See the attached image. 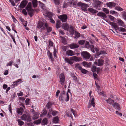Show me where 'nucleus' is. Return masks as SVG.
I'll list each match as a JSON object with an SVG mask.
<instances>
[{
  "mask_svg": "<svg viewBox=\"0 0 126 126\" xmlns=\"http://www.w3.org/2000/svg\"><path fill=\"white\" fill-rule=\"evenodd\" d=\"M59 99L62 101H65L66 102L68 101L69 99V95L67 92L65 94V92L63 91L60 94Z\"/></svg>",
  "mask_w": 126,
  "mask_h": 126,
  "instance_id": "f257e3e1",
  "label": "nucleus"
},
{
  "mask_svg": "<svg viewBox=\"0 0 126 126\" xmlns=\"http://www.w3.org/2000/svg\"><path fill=\"white\" fill-rule=\"evenodd\" d=\"M81 54L82 57L85 60L88 59L91 56L90 54L86 51H83L81 52Z\"/></svg>",
  "mask_w": 126,
  "mask_h": 126,
  "instance_id": "f03ea898",
  "label": "nucleus"
},
{
  "mask_svg": "<svg viewBox=\"0 0 126 126\" xmlns=\"http://www.w3.org/2000/svg\"><path fill=\"white\" fill-rule=\"evenodd\" d=\"M77 5L79 6H81L82 9L84 11L86 10L87 8L89 7L88 4L82 3L81 1L78 2Z\"/></svg>",
  "mask_w": 126,
  "mask_h": 126,
  "instance_id": "7ed1b4c3",
  "label": "nucleus"
},
{
  "mask_svg": "<svg viewBox=\"0 0 126 126\" xmlns=\"http://www.w3.org/2000/svg\"><path fill=\"white\" fill-rule=\"evenodd\" d=\"M22 119L24 121H26L28 122H30L31 119L30 116L28 115L24 114L21 116Z\"/></svg>",
  "mask_w": 126,
  "mask_h": 126,
  "instance_id": "20e7f679",
  "label": "nucleus"
},
{
  "mask_svg": "<svg viewBox=\"0 0 126 126\" xmlns=\"http://www.w3.org/2000/svg\"><path fill=\"white\" fill-rule=\"evenodd\" d=\"M45 29L47 30V32H50L52 30L51 27H49L47 23H45V27L43 26V28H41V30H43Z\"/></svg>",
  "mask_w": 126,
  "mask_h": 126,
  "instance_id": "39448f33",
  "label": "nucleus"
},
{
  "mask_svg": "<svg viewBox=\"0 0 126 126\" xmlns=\"http://www.w3.org/2000/svg\"><path fill=\"white\" fill-rule=\"evenodd\" d=\"M58 18L63 22H65L67 21V17L65 14L60 15L58 16Z\"/></svg>",
  "mask_w": 126,
  "mask_h": 126,
  "instance_id": "423d86ee",
  "label": "nucleus"
},
{
  "mask_svg": "<svg viewBox=\"0 0 126 126\" xmlns=\"http://www.w3.org/2000/svg\"><path fill=\"white\" fill-rule=\"evenodd\" d=\"M92 93V92L90 91L89 92V96H90V100L89 101L91 102L92 105L93 107H94L95 106V103H94V97L92 96H91V94Z\"/></svg>",
  "mask_w": 126,
  "mask_h": 126,
  "instance_id": "0eeeda50",
  "label": "nucleus"
},
{
  "mask_svg": "<svg viewBox=\"0 0 126 126\" xmlns=\"http://www.w3.org/2000/svg\"><path fill=\"white\" fill-rule=\"evenodd\" d=\"M109 24L113 27L116 30H117L119 29V28L118 27L117 24L115 23L112 22H108L107 21H106Z\"/></svg>",
  "mask_w": 126,
  "mask_h": 126,
  "instance_id": "6e6552de",
  "label": "nucleus"
},
{
  "mask_svg": "<svg viewBox=\"0 0 126 126\" xmlns=\"http://www.w3.org/2000/svg\"><path fill=\"white\" fill-rule=\"evenodd\" d=\"M94 4L93 6L94 7H97V6L100 7V6L102 4V2L98 0H94Z\"/></svg>",
  "mask_w": 126,
  "mask_h": 126,
  "instance_id": "1a4fd4ad",
  "label": "nucleus"
},
{
  "mask_svg": "<svg viewBox=\"0 0 126 126\" xmlns=\"http://www.w3.org/2000/svg\"><path fill=\"white\" fill-rule=\"evenodd\" d=\"M26 9L28 11V14L31 17H32L33 15V10L32 8H26Z\"/></svg>",
  "mask_w": 126,
  "mask_h": 126,
  "instance_id": "9d476101",
  "label": "nucleus"
},
{
  "mask_svg": "<svg viewBox=\"0 0 126 126\" xmlns=\"http://www.w3.org/2000/svg\"><path fill=\"white\" fill-rule=\"evenodd\" d=\"M27 3V2L26 0H23L21 2L20 4L19 5L18 7L22 8H24L26 6Z\"/></svg>",
  "mask_w": 126,
  "mask_h": 126,
  "instance_id": "9b49d317",
  "label": "nucleus"
},
{
  "mask_svg": "<svg viewBox=\"0 0 126 126\" xmlns=\"http://www.w3.org/2000/svg\"><path fill=\"white\" fill-rule=\"evenodd\" d=\"M117 23L119 26H121L123 27H125L126 25H125L124 22L121 19H118L117 20Z\"/></svg>",
  "mask_w": 126,
  "mask_h": 126,
  "instance_id": "f8f14e48",
  "label": "nucleus"
},
{
  "mask_svg": "<svg viewBox=\"0 0 126 126\" xmlns=\"http://www.w3.org/2000/svg\"><path fill=\"white\" fill-rule=\"evenodd\" d=\"M71 59L76 62H79L81 60V58L80 57H78L76 56L70 57Z\"/></svg>",
  "mask_w": 126,
  "mask_h": 126,
  "instance_id": "ddd939ff",
  "label": "nucleus"
},
{
  "mask_svg": "<svg viewBox=\"0 0 126 126\" xmlns=\"http://www.w3.org/2000/svg\"><path fill=\"white\" fill-rule=\"evenodd\" d=\"M97 15L98 16L102 17L103 18H105L107 17L106 14L102 12H99L97 14Z\"/></svg>",
  "mask_w": 126,
  "mask_h": 126,
  "instance_id": "4468645a",
  "label": "nucleus"
},
{
  "mask_svg": "<svg viewBox=\"0 0 126 126\" xmlns=\"http://www.w3.org/2000/svg\"><path fill=\"white\" fill-rule=\"evenodd\" d=\"M39 113L38 112H35L33 113L32 118L33 120H35L38 119L39 116Z\"/></svg>",
  "mask_w": 126,
  "mask_h": 126,
  "instance_id": "2eb2a0df",
  "label": "nucleus"
},
{
  "mask_svg": "<svg viewBox=\"0 0 126 126\" xmlns=\"http://www.w3.org/2000/svg\"><path fill=\"white\" fill-rule=\"evenodd\" d=\"M23 111V109L22 107H21L19 108H17L16 109L17 112L19 114H22Z\"/></svg>",
  "mask_w": 126,
  "mask_h": 126,
  "instance_id": "dca6fc26",
  "label": "nucleus"
},
{
  "mask_svg": "<svg viewBox=\"0 0 126 126\" xmlns=\"http://www.w3.org/2000/svg\"><path fill=\"white\" fill-rule=\"evenodd\" d=\"M66 54L68 56H72L75 55L74 53L72 51L69 50L66 51Z\"/></svg>",
  "mask_w": 126,
  "mask_h": 126,
  "instance_id": "f3484780",
  "label": "nucleus"
},
{
  "mask_svg": "<svg viewBox=\"0 0 126 126\" xmlns=\"http://www.w3.org/2000/svg\"><path fill=\"white\" fill-rule=\"evenodd\" d=\"M79 46L78 45L75 43L69 45V47L71 49L76 48L79 47Z\"/></svg>",
  "mask_w": 126,
  "mask_h": 126,
  "instance_id": "a211bd4d",
  "label": "nucleus"
},
{
  "mask_svg": "<svg viewBox=\"0 0 126 126\" xmlns=\"http://www.w3.org/2000/svg\"><path fill=\"white\" fill-rule=\"evenodd\" d=\"M45 23H43L42 21H39V22L37 27L38 28L40 29L42 27L43 28V26L45 27Z\"/></svg>",
  "mask_w": 126,
  "mask_h": 126,
  "instance_id": "6ab92c4d",
  "label": "nucleus"
},
{
  "mask_svg": "<svg viewBox=\"0 0 126 126\" xmlns=\"http://www.w3.org/2000/svg\"><path fill=\"white\" fill-rule=\"evenodd\" d=\"M65 60L66 62L70 64H72L73 63V62L72 60L70 58L69 59L67 58H65Z\"/></svg>",
  "mask_w": 126,
  "mask_h": 126,
  "instance_id": "aec40b11",
  "label": "nucleus"
},
{
  "mask_svg": "<svg viewBox=\"0 0 126 126\" xmlns=\"http://www.w3.org/2000/svg\"><path fill=\"white\" fill-rule=\"evenodd\" d=\"M112 106L116 108L118 110H120L121 109L120 107V105L117 103H113Z\"/></svg>",
  "mask_w": 126,
  "mask_h": 126,
  "instance_id": "412c9836",
  "label": "nucleus"
},
{
  "mask_svg": "<svg viewBox=\"0 0 126 126\" xmlns=\"http://www.w3.org/2000/svg\"><path fill=\"white\" fill-rule=\"evenodd\" d=\"M69 26L68 24L66 23L63 24V25L62 26V28L63 29L65 30H67L69 28Z\"/></svg>",
  "mask_w": 126,
  "mask_h": 126,
  "instance_id": "4be33fe9",
  "label": "nucleus"
},
{
  "mask_svg": "<svg viewBox=\"0 0 126 126\" xmlns=\"http://www.w3.org/2000/svg\"><path fill=\"white\" fill-rule=\"evenodd\" d=\"M104 61L103 60L101 59H99L98 61V65L99 66H102L104 63Z\"/></svg>",
  "mask_w": 126,
  "mask_h": 126,
  "instance_id": "5701e85b",
  "label": "nucleus"
},
{
  "mask_svg": "<svg viewBox=\"0 0 126 126\" xmlns=\"http://www.w3.org/2000/svg\"><path fill=\"white\" fill-rule=\"evenodd\" d=\"M88 10L93 14H96L98 12L97 11L94 10V9L91 8H89L88 9Z\"/></svg>",
  "mask_w": 126,
  "mask_h": 126,
  "instance_id": "b1692460",
  "label": "nucleus"
},
{
  "mask_svg": "<svg viewBox=\"0 0 126 126\" xmlns=\"http://www.w3.org/2000/svg\"><path fill=\"white\" fill-rule=\"evenodd\" d=\"M107 5L108 7L111 8L112 7L115 6V4L113 2H110L107 3Z\"/></svg>",
  "mask_w": 126,
  "mask_h": 126,
  "instance_id": "393cba45",
  "label": "nucleus"
},
{
  "mask_svg": "<svg viewBox=\"0 0 126 126\" xmlns=\"http://www.w3.org/2000/svg\"><path fill=\"white\" fill-rule=\"evenodd\" d=\"M54 4L57 6L60 5V0H52Z\"/></svg>",
  "mask_w": 126,
  "mask_h": 126,
  "instance_id": "a878e982",
  "label": "nucleus"
},
{
  "mask_svg": "<svg viewBox=\"0 0 126 126\" xmlns=\"http://www.w3.org/2000/svg\"><path fill=\"white\" fill-rule=\"evenodd\" d=\"M105 100L108 103L111 104L112 105L114 102L113 100H112L110 98H109L108 99H105Z\"/></svg>",
  "mask_w": 126,
  "mask_h": 126,
  "instance_id": "bb28decb",
  "label": "nucleus"
},
{
  "mask_svg": "<svg viewBox=\"0 0 126 126\" xmlns=\"http://www.w3.org/2000/svg\"><path fill=\"white\" fill-rule=\"evenodd\" d=\"M47 118H44L42 121L41 123L42 125H47Z\"/></svg>",
  "mask_w": 126,
  "mask_h": 126,
  "instance_id": "cd10ccee",
  "label": "nucleus"
},
{
  "mask_svg": "<svg viewBox=\"0 0 126 126\" xmlns=\"http://www.w3.org/2000/svg\"><path fill=\"white\" fill-rule=\"evenodd\" d=\"M53 122L55 123H58L59 121L58 117V116L54 117L53 119Z\"/></svg>",
  "mask_w": 126,
  "mask_h": 126,
  "instance_id": "c85d7f7f",
  "label": "nucleus"
},
{
  "mask_svg": "<svg viewBox=\"0 0 126 126\" xmlns=\"http://www.w3.org/2000/svg\"><path fill=\"white\" fill-rule=\"evenodd\" d=\"M33 6L34 7H36L37 6V3L36 0H33L32 1Z\"/></svg>",
  "mask_w": 126,
  "mask_h": 126,
  "instance_id": "c756f323",
  "label": "nucleus"
},
{
  "mask_svg": "<svg viewBox=\"0 0 126 126\" xmlns=\"http://www.w3.org/2000/svg\"><path fill=\"white\" fill-rule=\"evenodd\" d=\"M90 47L91 50L93 53H94L95 52L96 48H95L94 46L93 45H91Z\"/></svg>",
  "mask_w": 126,
  "mask_h": 126,
  "instance_id": "7c9ffc66",
  "label": "nucleus"
},
{
  "mask_svg": "<svg viewBox=\"0 0 126 126\" xmlns=\"http://www.w3.org/2000/svg\"><path fill=\"white\" fill-rule=\"evenodd\" d=\"M61 24V22L60 21H58L56 22V27L57 28H58L60 27V25Z\"/></svg>",
  "mask_w": 126,
  "mask_h": 126,
  "instance_id": "2f4dec72",
  "label": "nucleus"
},
{
  "mask_svg": "<svg viewBox=\"0 0 126 126\" xmlns=\"http://www.w3.org/2000/svg\"><path fill=\"white\" fill-rule=\"evenodd\" d=\"M41 120L42 119H39L37 120L34 121V122L33 123L34 124H39L41 123Z\"/></svg>",
  "mask_w": 126,
  "mask_h": 126,
  "instance_id": "473e14b6",
  "label": "nucleus"
},
{
  "mask_svg": "<svg viewBox=\"0 0 126 126\" xmlns=\"http://www.w3.org/2000/svg\"><path fill=\"white\" fill-rule=\"evenodd\" d=\"M47 55L49 57V58L51 59L52 61H53V59L52 57V54L51 53L49 52H47Z\"/></svg>",
  "mask_w": 126,
  "mask_h": 126,
  "instance_id": "72a5a7b5",
  "label": "nucleus"
},
{
  "mask_svg": "<svg viewBox=\"0 0 126 126\" xmlns=\"http://www.w3.org/2000/svg\"><path fill=\"white\" fill-rule=\"evenodd\" d=\"M75 66L76 68H78L79 70H80L81 69V68H82L80 66L79 64L78 63H76L75 64Z\"/></svg>",
  "mask_w": 126,
  "mask_h": 126,
  "instance_id": "f704fd0d",
  "label": "nucleus"
},
{
  "mask_svg": "<svg viewBox=\"0 0 126 126\" xmlns=\"http://www.w3.org/2000/svg\"><path fill=\"white\" fill-rule=\"evenodd\" d=\"M47 113V111L45 109H44L43 111V113L40 115V116L42 117L43 115H46Z\"/></svg>",
  "mask_w": 126,
  "mask_h": 126,
  "instance_id": "c9c22d12",
  "label": "nucleus"
},
{
  "mask_svg": "<svg viewBox=\"0 0 126 126\" xmlns=\"http://www.w3.org/2000/svg\"><path fill=\"white\" fill-rule=\"evenodd\" d=\"M60 79H65V77L64 75L62 74H61L59 76Z\"/></svg>",
  "mask_w": 126,
  "mask_h": 126,
  "instance_id": "e433bc0d",
  "label": "nucleus"
},
{
  "mask_svg": "<svg viewBox=\"0 0 126 126\" xmlns=\"http://www.w3.org/2000/svg\"><path fill=\"white\" fill-rule=\"evenodd\" d=\"M17 121L18 122V125L20 126H22L24 124V122L23 121H21L19 119L17 120Z\"/></svg>",
  "mask_w": 126,
  "mask_h": 126,
  "instance_id": "4c0bfd02",
  "label": "nucleus"
},
{
  "mask_svg": "<svg viewBox=\"0 0 126 126\" xmlns=\"http://www.w3.org/2000/svg\"><path fill=\"white\" fill-rule=\"evenodd\" d=\"M75 38H77L80 37V34L78 32H75Z\"/></svg>",
  "mask_w": 126,
  "mask_h": 126,
  "instance_id": "58836bf2",
  "label": "nucleus"
},
{
  "mask_svg": "<svg viewBox=\"0 0 126 126\" xmlns=\"http://www.w3.org/2000/svg\"><path fill=\"white\" fill-rule=\"evenodd\" d=\"M103 11L106 14H108L109 13V10L106 8H103L102 9Z\"/></svg>",
  "mask_w": 126,
  "mask_h": 126,
  "instance_id": "ea45409f",
  "label": "nucleus"
},
{
  "mask_svg": "<svg viewBox=\"0 0 126 126\" xmlns=\"http://www.w3.org/2000/svg\"><path fill=\"white\" fill-rule=\"evenodd\" d=\"M65 79H60V82L61 84L63 85L64 84L65 81Z\"/></svg>",
  "mask_w": 126,
  "mask_h": 126,
  "instance_id": "a19ab883",
  "label": "nucleus"
},
{
  "mask_svg": "<svg viewBox=\"0 0 126 126\" xmlns=\"http://www.w3.org/2000/svg\"><path fill=\"white\" fill-rule=\"evenodd\" d=\"M80 70L81 72L82 73L84 74H86L88 72V71L87 70L84 69H82V68H81V69Z\"/></svg>",
  "mask_w": 126,
  "mask_h": 126,
  "instance_id": "79ce46f5",
  "label": "nucleus"
},
{
  "mask_svg": "<svg viewBox=\"0 0 126 126\" xmlns=\"http://www.w3.org/2000/svg\"><path fill=\"white\" fill-rule=\"evenodd\" d=\"M99 51V50L97 49L96 48L95 51H96V55L98 56H99L100 55H101V53L100 52H98Z\"/></svg>",
  "mask_w": 126,
  "mask_h": 126,
  "instance_id": "37998d69",
  "label": "nucleus"
},
{
  "mask_svg": "<svg viewBox=\"0 0 126 126\" xmlns=\"http://www.w3.org/2000/svg\"><path fill=\"white\" fill-rule=\"evenodd\" d=\"M18 84V83L16 81L14 82L11 85V87L12 88H14L15 86H16Z\"/></svg>",
  "mask_w": 126,
  "mask_h": 126,
  "instance_id": "c03bdc74",
  "label": "nucleus"
},
{
  "mask_svg": "<svg viewBox=\"0 0 126 126\" xmlns=\"http://www.w3.org/2000/svg\"><path fill=\"white\" fill-rule=\"evenodd\" d=\"M52 111V110L51 109H50L49 110V112L48 113V114H47V116L49 118L52 117V116L50 114L51 113V111Z\"/></svg>",
  "mask_w": 126,
  "mask_h": 126,
  "instance_id": "a18cd8bd",
  "label": "nucleus"
},
{
  "mask_svg": "<svg viewBox=\"0 0 126 126\" xmlns=\"http://www.w3.org/2000/svg\"><path fill=\"white\" fill-rule=\"evenodd\" d=\"M96 66H93L91 68V70L93 72H94L96 71Z\"/></svg>",
  "mask_w": 126,
  "mask_h": 126,
  "instance_id": "49530a36",
  "label": "nucleus"
},
{
  "mask_svg": "<svg viewBox=\"0 0 126 126\" xmlns=\"http://www.w3.org/2000/svg\"><path fill=\"white\" fill-rule=\"evenodd\" d=\"M85 42V41L84 40H81L78 41V43L80 45H83Z\"/></svg>",
  "mask_w": 126,
  "mask_h": 126,
  "instance_id": "de8ad7c7",
  "label": "nucleus"
},
{
  "mask_svg": "<svg viewBox=\"0 0 126 126\" xmlns=\"http://www.w3.org/2000/svg\"><path fill=\"white\" fill-rule=\"evenodd\" d=\"M90 46L89 45V42H87L86 43L85 45V46L86 47L88 48L89 47H90Z\"/></svg>",
  "mask_w": 126,
  "mask_h": 126,
  "instance_id": "09e8293b",
  "label": "nucleus"
},
{
  "mask_svg": "<svg viewBox=\"0 0 126 126\" xmlns=\"http://www.w3.org/2000/svg\"><path fill=\"white\" fill-rule=\"evenodd\" d=\"M67 115L68 117H71L72 119H73V117L72 116V114H71L70 112H68L67 113Z\"/></svg>",
  "mask_w": 126,
  "mask_h": 126,
  "instance_id": "8fccbe9b",
  "label": "nucleus"
},
{
  "mask_svg": "<svg viewBox=\"0 0 126 126\" xmlns=\"http://www.w3.org/2000/svg\"><path fill=\"white\" fill-rule=\"evenodd\" d=\"M119 31L120 32H125L126 31L125 28L122 27H121L118 29Z\"/></svg>",
  "mask_w": 126,
  "mask_h": 126,
  "instance_id": "3c124183",
  "label": "nucleus"
},
{
  "mask_svg": "<svg viewBox=\"0 0 126 126\" xmlns=\"http://www.w3.org/2000/svg\"><path fill=\"white\" fill-rule=\"evenodd\" d=\"M57 113V112L56 111H52L51 113L53 115L55 116L56 115Z\"/></svg>",
  "mask_w": 126,
  "mask_h": 126,
  "instance_id": "603ef678",
  "label": "nucleus"
},
{
  "mask_svg": "<svg viewBox=\"0 0 126 126\" xmlns=\"http://www.w3.org/2000/svg\"><path fill=\"white\" fill-rule=\"evenodd\" d=\"M22 12L23 14L25 15H26L27 14L26 10L24 9H23Z\"/></svg>",
  "mask_w": 126,
  "mask_h": 126,
  "instance_id": "864d4df0",
  "label": "nucleus"
},
{
  "mask_svg": "<svg viewBox=\"0 0 126 126\" xmlns=\"http://www.w3.org/2000/svg\"><path fill=\"white\" fill-rule=\"evenodd\" d=\"M123 17L126 20V12H124L123 13Z\"/></svg>",
  "mask_w": 126,
  "mask_h": 126,
  "instance_id": "5fc2aeb1",
  "label": "nucleus"
},
{
  "mask_svg": "<svg viewBox=\"0 0 126 126\" xmlns=\"http://www.w3.org/2000/svg\"><path fill=\"white\" fill-rule=\"evenodd\" d=\"M66 40L63 37L62 38V43L64 44H65L66 43Z\"/></svg>",
  "mask_w": 126,
  "mask_h": 126,
  "instance_id": "6e6d98bb",
  "label": "nucleus"
},
{
  "mask_svg": "<svg viewBox=\"0 0 126 126\" xmlns=\"http://www.w3.org/2000/svg\"><path fill=\"white\" fill-rule=\"evenodd\" d=\"M109 19L111 20V21H113L114 18L111 15H109Z\"/></svg>",
  "mask_w": 126,
  "mask_h": 126,
  "instance_id": "4d7b16f0",
  "label": "nucleus"
},
{
  "mask_svg": "<svg viewBox=\"0 0 126 126\" xmlns=\"http://www.w3.org/2000/svg\"><path fill=\"white\" fill-rule=\"evenodd\" d=\"M13 63V62L12 61H11L10 62L8 63L7 64V66H11L12 64Z\"/></svg>",
  "mask_w": 126,
  "mask_h": 126,
  "instance_id": "13d9d810",
  "label": "nucleus"
},
{
  "mask_svg": "<svg viewBox=\"0 0 126 126\" xmlns=\"http://www.w3.org/2000/svg\"><path fill=\"white\" fill-rule=\"evenodd\" d=\"M30 101V99L28 98L26 99L25 100V103L26 105H28L29 104V102Z\"/></svg>",
  "mask_w": 126,
  "mask_h": 126,
  "instance_id": "bf43d9fd",
  "label": "nucleus"
},
{
  "mask_svg": "<svg viewBox=\"0 0 126 126\" xmlns=\"http://www.w3.org/2000/svg\"><path fill=\"white\" fill-rule=\"evenodd\" d=\"M32 8L31 7V2H29L27 6L26 7V8Z\"/></svg>",
  "mask_w": 126,
  "mask_h": 126,
  "instance_id": "052dcab7",
  "label": "nucleus"
},
{
  "mask_svg": "<svg viewBox=\"0 0 126 126\" xmlns=\"http://www.w3.org/2000/svg\"><path fill=\"white\" fill-rule=\"evenodd\" d=\"M9 1L11 3L12 5L13 6H14L15 5V4L13 0H9Z\"/></svg>",
  "mask_w": 126,
  "mask_h": 126,
  "instance_id": "680f3d73",
  "label": "nucleus"
},
{
  "mask_svg": "<svg viewBox=\"0 0 126 126\" xmlns=\"http://www.w3.org/2000/svg\"><path fill=\"white\" fill-rule=\"evenodd\" d=\"M116 9L117 10L119 11H121L123 10V9L120 7H116Z\"/></svg>",
  "mask_w": 126,
  "mask_h": 126,
  "instance_id": "e2e57ef3",
  "label": "nucleus"
},
{
  "mask_svg": "<svg viewBox=\"0 0 126 126\" xmlns=\"http://www.w3.org/2000/svg\"><path fill=\"white\" fill-rule=\"evenodd\" d=\"M18 96H20L23 95V93L22 92H20L19 93H17Z\"/></svg>",
  "mask_w": 126,
  "mask_h": 126,
  "instance_id": "0e129e2a",
  "label": "nucleus"
},
{
  "mask_svg": "<svg viewBox=\"0 0 126 126\" xmlns=\"http://www.w3.org/2000/svg\"><path fill=\"white\" fill-rule=\"evenodd\" d=\"M8 109L11 113H12V111L11 110V105H9Z\"/></svg>",
  "mask_w": 126,
  "mask_h": 126,
  "instance_id": "69168bd1",
  "label": "nucleus"
},
{
  "mask_svg": "<svg viewBox=\"0 0 126 126\" xmlns=\"http://www.w3.org/2000/svg\"><path fill=\"white\" fill-rule=\"evenodd\" d=\"M67 4L66 2H64L63 5V8H64L66 7L67 5Z\"/></svg>",
  "mask_w": 126,
  "mask_h": 126,
  "instance_id": "338daca9",
  "label": "nucleus"
},
{
  "mask_svg": "<svg viewBox=\"0 0 126 126\" xmlns=\"http://www.w3.org/2000/svg\"><path fill=\"white\" fill-rule=\"evenodd\" d=\"M49 45L50 46H53V43L50 40L49 41Z\"/></svg>",
  "mask_w": 126,
  "mask_h": 126,
  "instance_id": "774afa93",
  "label": "nucleus"
}]
</instances>
